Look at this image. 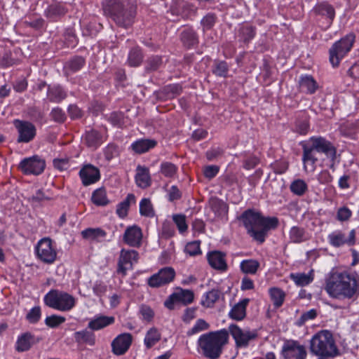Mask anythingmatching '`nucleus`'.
<instances>
[{"instance_id":"1","label":"nucleus","mask_w":359,"mask_h":359,"mask_svg":"<svg viewBox=\"0 0 359 359\" xmlns=\"http://www.w3.org/2000/svg\"><path fill=\"white\" fill-rule=\"evenodd\" d=\"M325 290L336 299H355L359 295V277L348 272H333L327 278Z\"/></svg>"},{"instance_id":"2","label":"nucleus","mask_w":359,"mask_h":359,"mask_svg":"<svg viewBox=\"0 0 359 359\" xmlns=\"http://www.w3.org/2000/svg\"><path fill=\"white\" fill-rule=\"evenodd\" d=\"M240 219L248 234L259 243L264 242L269 230L276 228L278 224L276 218H266L259 212L251 210L245 211Z\"/></svg>"},{"instance_id":"3","label":"nucleus","mask_w":359,"mask_h":359,"mask_svg":"<svg viewBox=\"0 0 359 359\" xmlns=\"http://www.w3.org/2000/svg\"><path fill=\"white\" fill-rule=\"evenodd\" d=\"M104 11L120 27H130L136 15V6L128 0H107Z\"/></svg>"},{"instance_id":"4","label":"nucleus","mask_w":359,"mask_h":359,"mask_svg":"<svg viewBox=\"0 0 359 359\" xmlns=\"http://www.w3.org/2000/svg\"><path fill=\"white\" fill-rule=\"evenodd\" d=\"M310 351L317 356L333 358L339 354L332 333L327 330L314 334L310 341Z\"/></svg>"},{"instance_id":"5","label":"nucleus","mask_w":359,"mask_h":359,"mask_svg":"<svg viewBox=\"0 0 359 359\" xmlns=\"http://www.w3.org/2000/svg\"><path fill=\"white\" fill-rule=\"evenodd\" d=\"M228 338V332L222 330L202 335L198 340V344L206 358L217 359L222 352L223 346L227 343Z\"/></svg>"},{"instance_id":"6","label":"nucleus","mask_w":359,"mask_h":359,"mask_svg":"<svg viewBox=\"0 0 359 359\" xmlns=\"http://www.w3.org/2000/svg\"><path fill=\"white\" fill-rule=\"evenodd\" d=\"M310 141L312 143L311 147L306 145L303 146V161L306 163L307 161H311L315 163L317 161L313 155L314 150L324 153L327 157L334 161L336 156V149L332 144L323 137H311Z\"/></svg>"},{"instance_id":"7","label":"nucleus","mask_w":359,"mask_h":359,"mask_svg":"<svg viewBox=\"0 0 359 359\" xmlns=\"http://www.w3.org/2000/svg\"><path fill=\"white\" fill-rule=\"evenodd\" d=\"M44 302L49 307L67 311L74 306L75 299L67 292L52 290L45 296Z\"/></svg>"},{"instance_id":"8","label":"nucleus","mask_w":359,"mask_h":359,"mask_svg":"<svg viewBox=\"0 0 359 359\" xmlns=\"http://www.w3.org/2000/svg\"><path fill=\"white\" fill-rule=\"evenodd\" d=\"M355 41V35L349 34L336 42L330 49V61L333 67L339 65L340 60L351 50Z\"/></svg>"},{"instance_id":"9","label":"nucleus","mask_w":359,"mask_h":359,"mask_svg":"<svg viewBox=\"0 0 359 359\" xmlns=\"http://www.w3.org/2000/svg\"><path fill=\"white\" fill-rule=\"evenodd\" d=\"M139 259L138 252L134 250L122 249L118 260L117 273L125 276L127 271L133 269L134 263Z\"/></svg>"},{"instance_id":"10","label":"nucleus","mask_w":359,"mask_h":359,"mask_svg":"<svg viewBox=\"0 0 359 359\" xmlns=\"http://www.w3.org/2000/svg\"><path fill=\"white\" fill-rule=\"evenodd\" d=\"M39 259L46 264H52L57 257L56 250L53 247L52 241L48 238L41 239L36 246Z\"/></svg>"},{"instance_id":"11","label":"nucleus","mask_w":359,"mask_h":359,"mask_svg":"<svg viewBox=\"0 0 359 359\" xmlns=\"http://www.w3.org/2000/svg\"><path fill=\"white\" fill-rule=\"evenodd\" d=\"M175 276V271L172 267H165L148 280V284L152 287H158L172 282Z\"/></svg>"},{"instance_id":"12","label":"nucleus","mask_w":359,"mask_h":359,"mask_svg":"<svg viewBox=\"0 0 359 359\" xmlns=\"http://www.w3.org/2000/svg\"><path fill=\"white\" fill-rule=\"evenodd\" d=\"M20 168L25 174L39 175L44 170L45 162L37 156H34L22 160Z\"/></svg>"},{"instance_id":"13","label":"nucleus","mask_w":359,"mask_h":359,"mask_svg":"<svg viewBox=\"0 0 359 359\" xmlns=\"http://www.w3.org/2000/svg\"><path fill=\"white\" fill-rule=\"evenodd\" d=\"M14 124L19 133V142H29L34 139L36 135V128L32 123L15 120Z\"/></svg>"},{"instance_id":"14","label":"nucleus","mask_w":359,"mask_h":359,"mask_svg":"<svg viewBox=\"0 0 359 359\" xmlns=\"http://www.w3.org/2000/svg\"><path fill=\"white\" fill-rule=\"evenodd\" d=\"M194 297V294L191 290L177 288V290L170 296L169 299L165 302V306L169 309H172V305L175 302H181L187 305L193 302Z\"/></svg>"},{"instance_id":"15","label":"nucleus","mask_w":359,"mask_h":359,"mask_svg":"<svg viewBox=\"0 0 359 359\" xmlns=\"http://www.w3.org/2000/svg\"><path fill=\"white\" fill-rule=\"evenodd\" d=\"M229 329L237 346H246L250 339L255 338L257 336L256 332L244 331L236 325H231Z\"/></svg>"},{"instance_id":"16","label":"nucleus","mask_w":359,"mask_h":359,"mask_svg":"<svg viewBox=\"0 0 359 359\" xmlns=\"http://www.w3.org/2000/svg\"><path fill=\"white\" fill-rule=\"evenodd\" d=\"M132 335L123 333L116 337L111 343L112 352L116 355L124 354L132 343Z\"/></svg>"},{"instance_id":"17","label":"nucleus","mask_w":359,"mask_h":359,"mask_svg":"<svg viewBox=\"0 0 359 359\" xmlns=\"http://www.w3.org/2000/svg\"><path fill=\"white\" fill-rule=\"evenodd\" d=\"M283 353L285 359H305L306 352L303 346L295 341H289L283 348Z\"/></svg>"},{"instance_id":"18","label":"nucleus","mask_w":359,"mask_h":359,"mask_svg":"<svg viewBox=\"0 0 359 359\" xmlns=\"http://www.w3.org/2000/svg\"><path fill=\"white\" fill-rule=\"evenodd\" d=\"M142 232L141 229L136 226H129L123 234V241L130 247L138 248L142 244Z\"/></svg>"},{"instance_id":"19","label":"nucleus","mask_w":359,"mask_h":359,"mask_svg":"<svg viewBox=\"0 0 359 359\" xmlns=\"http://www.w3.org/2000/svg\"><path fill=\"white\" fill-rule=\"evenodd\" d=\"M194 11L192 6L184 0H172L170 12L173 16L187 18Z\"/></svg>"},{"instance_id":"20","label":"nucleus","mask_w":359,"mask_h":359,"mask_svg":"<svg viewBox=\"0 0 359 359\" xmlns=\"http://www.w3.org/2000/svg\"><path fill=\"white\" fill-rule=\"evenodd\" d=\"M41 340L40 338L36 337L30 332H25L18 337L16 344L15 350L18 352H25L29 351L32 346L37 344Z\"/></svg>"},{"instance_id":"21","label":"nucleus","mask_w":359,"mask_h":359,"mask_svg":"<svg viewBox=\"0 0 359 359\" xmlns=\"http://www.w3.org/2000/svg\"><path fill=\"white\" fill-rule=\"evenodd\" d=\"M83 184L88 186L98 181L100 177L98 168L92 165H86L79 172Z\"/></svg>"},{"instance_id":"22","label":"nucleus","mask_w":359,"mask_h":359,"mask_svg":"<svg viewBox=\"0 0 359 359\" xmlns=\"http://www.w3.org/2000/svg\"><path fill=\"white\" fill-rule=\"evenodd\" d=\"M225 255L219 251H213L208 255V260L210 265L217 270L225 271L227 268L224 259Z\"/></svg>"},{"instance_id":"23","label":"nucleus","mask_w":359,"mask_h":359,"mask_svg":"<svg viewBox=\"0 0 359 359\" xmlns=\"http://www.w3.org/2000/svg\"><path fill=\"white\" fill-rule=\"evenodd\" d=\"M114 322L113 316H100L89 322L88 327L93 330H98L114 323Z\"/></svg>"},{"instance_id":"24","label":"nucleus","mask_w":359,"mask_h":359,"mask_svg":"<svg viewBox=\"0 0 359 359\" xmlns=\"http://www.w3.org/2000/svg\"><path fill=\"white\" fill-rule=\"evenodd\" d=\"M248 302V299H243L236 304L229 312V316L236 320H243L246 315V306Z\"/></svg>"},{"instance_id":"25","label":"nucleus","mask_w":359,"mask_h":359,"mask_svg":"<svg viewBox=\"0 0 359 359\" xmlns=\"http://www.w3.org/2000/svg\"><path fill=\"white\" fill-rule=\"evenodd\" d=\"M209 205L215 215L218 217H222L226 215L228 212V205L222 200L217 198H211Z\"/></svg>"},{"instance_id":"26","label":"nucleus","mask_w":359,"mask_h":359,"mask_svg":"<svg viewBox=\"0 0 359 359\" xmlns=\"http://www.w3.org/2000/svg\"><path fill=\"white\" fill-rule=\"evenodd\" d=\"M137 172L135 176L136 182L138 187L146 188L150 185V177L149 170L146 168L138 166Z\"/></svg>"},{"instance_id":"27","label":"nucleus","mask_w":359,"mask_h":359,"mask_svg":"<svg viewBox=\"0 0 359 359\" xmlns=\"http://www.w3.org/2000/svg\"><path fill=\"white\" fill-rule=\"evenodd\" d=\"M182 88L177 84L170 85L165 87L162 91L159 93L158 97L161 99L170 100L180 95Z\"/></svg>"},{"instance_id":"28","label":"nucleus","mask_w":359,"mask_h":359,"mask_svg":"<svg viewBox=\"0 0 359 359\" xmlns=\"http://www.w3.org/2000/svg\"><path fill=\"white\" fill-rule=\"evenodd\" d=\"M66 12V9L60 4H53L45 10V16L53 19L64 15Z\"/></svg>"},{"instance_id":"29","label":"nucleus","mask_w":359,"mask_h":359,"mask_svg":"<svg viewBox=\"0 0 359 359\" xmlns=\"http://www.w3.org/2000/svg\"><path fill=\"white\" fill-rule=\"evenodd\" d=\"M222 295L220 290L212 289L205 294L204 299L202 300V304L208 308L212 307L214 304L219 300Z\"/></svg>"},{"instance_id":"30","label":"nucleus","mask_w":359,"mask_h":359,"mask_svg":"<svg viewBox=\"0 0 359 359\" xmlns=\"http://www.w3.org/2000/svg\"><path fill=\"white\" fill-rule=\"evenodd\" d=\"M156 144L154 140H140L133 143L132 147L136 153L142 154L154 147Z\"/></svg>"},{"instance_id":"31","label":"nucleus","mask_w":359,"mask_h":359,"mask_svg":"<svg viewBox=\"0 0 359 359\" xmlns=\"http://www.w3.org/2000/svg\"><path fill=\"white\" fill-rule=\"evenodd\" d=\"M143 57L141 49L138 47H135L130 51L128 62L131 67H138L142 63Z\"/></svg>"},{"instance_id":"32","label":"nucleus","mask_w":359,"mask_h":359,"mask_svg":"<svg viewBox=\"0 0 359 359\" xmlns=\"http://www.w3.org/2000/svg\"><path fill=\"white\" fill-rule=\"evenodd\" d=\"M181 39L183 44L188 48H191L198 43V39L195 33L189 29L182 32Z\"/></svg>"},{"instance_id":"33","label":"nucleus","mask_w":359,"mask_h":359,"mask_svg":"<svg viewBox=\"0 0 359 359\" xmlns=\"http://www.w3.org/2000/svg\"><path fill=\"white\" fill-rule=\"evenodd\" d=\"M291 279L299 286H305L309 285L313 279L312 271L309 274L306 273H292Z\"/></svg>"},{"instance_id":"34","label":"nucleus","mask_w":359,"mask_h":359,"mask_svg":"<svg viewBox=\"0 0 359 359\" xmlns=\"http://www.w3.org/2000/svg\"><path fill=\"white\" fill-rule=\"evenodd\" d=\"M299 85L303 90H306L309 93H313L318 87L315 80L310 76L302 77Z\"/></svg>"},{"instance_id":"35","label":"nucleus","mask_w":359,"mask_h":359,"mask_svg":"<svg viewBox=\"0 0 359 359\" xmlns=\"http://www.w3.org/2000/svg\"><path fill=\"white\" fill-rule=\"evenodd\" d=\"M91 199L93 203L97 205H105L109 203L106 191L102 188L96 189L93 193Z\"/></svg>"},{"instance_id":"36","label":"nucleus","mask_w":359,"mask_h":359,"mask_svg":"<svg viewBox=\"0 0 359 359\" xmlns=\"http://www.w3.org/2000/svg\"><path fill=\"white\" fill-rule=\"evenodd\" d=\"M86 142L89 147L95 148L102 143V137L96 130H91L86 135Z\"/></svg>"},{"instance_id":"37","label":"nucleus","mask_w":359,"mask_h":359,"mask_svg":"<svg viewBox=\"0 0 359 359\" xmlns=\"http://www.w3.org/2000/svg\"><path fill=\"white\" fill-rule=\"evenodd\" d=\"M48 97L51 102H59L66 97V93L60 86H55L48 89Z\"/></svg>"},{"instance_id":"38","label":"nucleus","mask_w":359,"mask_h":359,"mask_svg":"<svg viewBox=\"0 0 359 359\" xmlns=\"http://www.w3.org/2000/svg\"><path fill=\"white\" fill-rule=\"evenodd\" d=\"M161 339V334L158 331L153 327L151 328L147 333L144 343L146 346L148 348L152 347L156 342H158Z\"/></svg>"},{"instance_id":"39","label":"nucleus","mask_w":359,"mask_h":359,"mask_svg":"<svg viewBox=\"0 0 359 359\" xmlns=\"http://www.w3.org/2000/svg\"><path fill=\"white\" fill-rule=\"evenodd\" d=\"M270 296L273 304L276 307H280L284 301L285 294V292L277 287H273L269 290Z\"/></svg>"},{"instance_id":"40","label":"nucleus","mask_w":359,"mask_h":359,"mask_svg":"<svg viewBox=\"0 0 359 359\" xmlns=\"http://www.w3.org/2000/svg\"><path fill=\"white\" fill-rule=\"evenodd\" d=\"M316 12L322 15H327L330 21H332L335 12L333 7L327 3H322L316 6L315 8Z\"/></svg>"},{"instance_id":"41","label":"nucleus","mask_w":359,"mask_h":359,"mask_svg":"<svg viewBox=\"0 0 359 359\" xmlns=\"http://www.w3.org/2000/svg\"><path fill=\"white\" fill-rule=\"evenodd\" d=\"M259 266V263L254 259L244 260L241 263V269L245 273L255 274Z\"/></svg>"},{"instance_id":"42","label":"nucleus","mask_w":359,"mask_h":359,"mask_svg":"<svg viewBox=\"0 0 359 359\" xmlns=\"http://www.w3.org/2000/svg\"><path fill=\"white\" fill-rule=\"evenodd\" d=\"M162 64V58L158 55H152L145 62V71L150 72L156 71Z\"/></svg>"},{"instance_id":"43","label":"nucleus","mask_w":359,"mask_h":359,"mask_svg":"<svg viewBox=\"0 0 359 359\" xmlns=\"http://www.w3.org/2000/svg\"><path fill=\"white\" fill-rule=\"evenodd\" d=\"M84 64L81 57H75L66 63L65 68L67 72H74L80 69Z\"/></svg>"},{"instance_id":"44","label":"nucleus","mask_w":359,"mask_h":359,"mask_svg":"<svg viewBox=\"0 0 359 359\" xmlns=\"http://www.w3.org/2000/svg\"><path fill=\"white\" fill-rule=\"evenodd\" d=\"M75 339L78 342H86L90 345L94 344L95 339L93 334L86 330L75 333Z\"/></svg>"},{"instance_id":"45","label":"nucleus","mask_w":359,"mask_h":359,"mask_svg":"<svg viewBox=\"0 0 359 359\" xmlns=\"http://www.w3.org/2000/svg\"><path fill=\"white\" fill-rule=\"evenodd\" d=\"M83 238L88 240H95L100 237H104L106 233L101 229H87L81 232Z\"/></svg>"},{"instance_id":"46","label":"nucleus","mask_w":359,"mask_h":359,"mask_svg":"<svg viewBox=\"0 0 359 359\" xmlns=\"http://www.w3.org/2000/svg\"><path fill=\"white\" fill-rule=\"evenodd\" d=\"M329 241L334 247H339L347 242L345 235L341 232H334L329 235Z\"/></svg>"},{"instance_id":"47","label":"nucleus","mask_w":359,"mask_h":359,"mask_svg":"<svg viewBox=\"0 0 359 359\" xmlns=\"http://www.w3.org/2000/svg\"><path fill=\"white\" fill-rule=\"evenodd\" d=\"M290 239L294 243H300L306 239L305 231L303 229L293 226L290 231Z\"/></svg>"},{"instance_id":"48","label":"nucleus","mask_w":359,"mask_h":359,"mask_svg":"<svg viewBox=\"0 0 359 359\" xmlns=\"http://www.w3.org/2000/svg\"><path fill=\"white\" fill-rule=\"evenodd\" d=\"M290 189L294 194L302 196L307 190V185L304 180H297L291 184Z\"/></svg>"},{"instance_id":"49","label":"nucleus","mask_w":359,"mask_h":359,"mask_svg":"<svg viewBox=\"0 0 359 359\" xmlns=\"http://www.w3.org/2000/svg\"><path fill=\"white\" fill-rule=\"evenodd\" d=\"M177 168L172 163L165 162L161 164V172L167 177H172L177 172Z\"/></svg>"},{"instance_id":"50","label":"nucleus","mask_w":359,"mask_h":359,"mask_svg":"<svg viewBox=\"0 0 359 359\" xmlns=\"http://www.w3.org/2000/svg\"><path fill=\"white\" fill-rule=\"evenodd\" d=\"M140 212L142 215L151 217L153 215V208L150 201L143 198L140 203Z\"/></svg>"},{"instance_id":"51","label":"nucleus","mask_w":359,"mask_h":359,"mask_svg":"<svg viewBox=\"0 0 359 359\" xmlns=\"http://www.w3.org/2000/svg\"><path fill=\"white\" fill-rule=\"evenodd\" d=\"M185 252L191 256H195L201 253L200 249V242L193 241L189 243L184 249Z\"/></svg>"},{"instance_id":"52","label":"nucleus","mask_w":359,"mask_h":359,"mask_svg":"<svg viewBox=\"0 0 359 359\" xmlns=\"http://www.w3.org/2000/svg\"><path fill=\"white\" fill-rule=\"evenodd\" d=\"M228 72V66L225 62H215L213 73L219 76H226Z\"/></svg>"},{"instance_id":"53","label":"nucleus","mask_w":359,"mask_h":359,"mask_svg":"<svg viewBox=\"0 0 359 359\" xmlns=\"http://www.w3.org/2000/svg\"><path fill=\"white\" fill-rule=\"evenodd\" d=\"M173 221L176 224L180 232L184 233L187 229L186 217L183 215H175L172 217Z\"/></svg>"},{"instance_id":"54","label":"nucleus","mask_w":359,"mask_h":359,"mask_svg":"<svg viewBox=\"0 0 359 359\" xmlns=\"http://www.w3.org/2000/svg\"><path fill=\"white\" fill-rule=\"evenodd\" d=\"M65 321V318L53 315L46 318V324L50 327H55Z\"/></svg>"},{"instance_id":"55","label":"nucleus","mask_w":359,"mask_h":359,"mask_svg":"<svg viewBox=\"0 0 359 359\" xmlns=\"http://www.w3.org/2000/svg\"><path fill=\"white\" fill-rule=\"evenodd\" d=\"M240 32L242 34L243 40L245 41H248L249 40L252 39L255 35L254 28L250 25H243L241 28Z\"/></svg>"},{"instance_id":"56","label":"nucleus","mask_w":359,"mask_h":359,"mask_svg":"<svg viewBox=\"0 0 359 359\" xmlns=\"http://www.w3.org/2000/svg\"><path fill=\"white\" fill-rule=\"evenodd\" d=\"M216 17L213 14L206 15L201 20L203 30L211 29L215 23Z\"/></svg>"},{"instance_id":"57","label":"nucleus","mask_w":359,"mask_h":359,"mask_svg":"<svg viewBox=\"0 0 359 359\" xmlns=\"http://www.w3.org/2000/svg\"><path fill=\"white\" fill-rule=\"evenodd\" d=\"M41 317L40 307L36 306L32 309L27 314V319L32 323H36Z\"/></svg>"},{"instance_id":"58","label":"nucleus","mask_w":359,"mask_h":359,"mask_svg":"<svg viewBox=\"0 0 359 359\" xmlns=\"http://www.w3.org/2000/svg\"><path fill=\"white\" fill-rule=\"evenodd\" d=\"M50 197L45 195L41 190H38L36 193L29 198V201L33 204L40 203L44 201H49Z\"/></svg>"},{"instance_id":"59","label":"nucleus","mask_w":359,"mask_h":359,"mask_svg":"<svg viewBox=\"0 0 359 359\" xmlns=\"http://www.w3.org/2000/svg\"><path fill=\"white\" fill-rule=\"evenodd\" d=\"M109 121L114 126L121 127L123 124V115L121 112H113L109 116Z\"/></svg>"},{"instance_id":"60","label":"nucleus","mask_w":359,"mask_h":359,"mask_svg":"<svg viewBox=\"0 0 359 359\" xmlns=\"http://www.w3.org/2000/svg\"><path fill=\"white\" fill-rule=\"evenodd\" d=\"M53 165L59 170H67L69 166V158H62L53 160Z\"/></svg>"},{"instance_id":"61","label":"nucleus","mask_w":359,"mask_h":359,"mask_svg":"<svg viewBox=\"0 0 359 359\" xmlns=\"http://www.w3.org/2000/svg\"><path fill=\"white\" fill-rule=\"evenodd\" d=\"M208 327V324L204 320L200 319L197 321L194 327L189 332V334H193L198 332L207 330Z\"/></svg>"},{"instance_id":"62","label":"nucleus","mask_w":359,"mask_h":359,"mask_svg":"<svg viewBox=\"0 0 359 359\" xmlns=\"http://www.w3.org/2000/svg\"><path fill=\"white\" fill-rule=\"evenodd\" d=\"M316 316L317 311L315 309H311L310 311L304 313L299 320V325H301L309 320L314 319Z\"/></svg>"},{"instance_id":"63","label":"nucleus","mask_w":359,"mask_h":359,"mask_svg":"<svg viewBox=\"0 0 359 359\" xmlns=\"http://www.w3.org/2000/svg\"><path fill=\"white\" fill-rule=\"evenodd\" d=\"M51 116L53 120L57 122H63L65 118V114L60 108H55L51 111Z\"/></svg>"},{"instance_id":"64","label":"nucleus","mask_w":359,"mask_h":359,"mask_svg":"<svg viewBox=\"0 0 359 359\" xmlns=\"http://www.w3.org/2000/svg\"><path fill=\"white\" fill-rule=\"evenodd\" d=\"M259 163V159L256 156H250L244 161L243 167L247 170L254 168Z\"/></svg>"}]
</instances>
